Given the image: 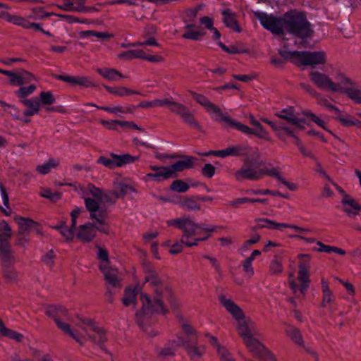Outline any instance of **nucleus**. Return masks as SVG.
<instances>
[{
  "instance_id": "1",
  "label": "nucleus",
  "mask_w": 361,
  "mask_h": 361,
  "mask_svg": "<svg viewBox=\"0 0 361 361\" xmlns=\"http://www.w3.org/2000/svg\"><path fill=\"white\" fill-rule=\"evenodd\" d=\"M255 15L259 20L262 25L272 33L283 35L285 31H287L302 39L312 35L311 25L303 13L292 11L286 13L281 18L262 12H257Z\"/></svg>"
},
{
  "instance_id": "2",
  "label": "nucleus",
  "mask_w": 361,
  "mask_h": 361,
  "mask_svg": "<svg viewBox=\"0 0 361 361\" xmlns=\"http://www.w3.org/2000/svg\"><path fill=\"white\" fill-rule=\"evenodd\" d=\"M144 272L145 274V283H148L156 297L152 299L147 293H142L140 294L142 310L145 314L166 313L168 310L164 305L162 298L171 295L170 288L162 281L151 264H144Z\"/></svg>"
},
{
  "instance_id": "3",
  "label": "nucleus",
  "mask_w": 361,
  "mask_h": 361,
  "mask_svg": "<svg viewBox=\"0 0 361 361\" xmlns=\"http://www.w3.org/2000/svg\"><path fill=\"white\" fill-rule=\"evenodd\" d=\"M219 301L237 322L236 329L243 341L252 336H257L258 335V332L253 324L250 320L245 319L243 310L231 298L226 297L224 295H220L219 296Z\"/></svg>"
},
{
  "instance_id": "4",
  "label": "nucleus",
  "mask_w": 361,
  "mask_h": 361,
  "mask_svg": "<svg viewBox=\"0 0 361 361\" xmlns=\"http://www.w3.org/2000/svg\"><path fill=\"white\" fill-rule=\"evenodd\" d=\"M202 155H214L221 158H226L227 157H244L245 164L257 161L260 158V153L258 148L252 147L246 144L230 145L224 149L209 151Z\"/></svg>"
},
{
  "instance_id": "5",
  "label": "nucleus",
  "mask_w": 361,
  "mask_h": 361,
  "mask_svg": "<svg viewBox=\"0 0 361 361\" xmlns=\"http://www.w3.org/2000/svg\"><path fill=\"white\" fill-rule=\"evenodd\" d=\"M168 226H175L183 232L182 242L184 239H189L198 235L202 232H215L216 227L199 224L193 221L189 216L184 215L180 218L170 219L166 221Z\"/></svg>"
},
{
  "instance_id": "6",
  "label": "nucleus",
  "mask_w": 361,
  "mask_h": 361,
  "mask_svg": "<svg viewBox=\"0 0 361 361\" xmlns=\"http://www.w3.org/2000/svg\"><path fill=\"white\" fill-rule=\"evenodd\" d=\"M309 267L307 263L300 262L298 264V280L300 284L298 285L293 273L288 274V284L293 293L297 298H304L309 287Z\"/></svg>"
},
{
  "instance_id": "7",
  "label": "nucleus",
  "mask_w": 361,
  "mask_h": 361,
  "mask_svg": "<svg viewBox=\"0 0 361 361\" xmlns=\"http://www.w3.org/2000/svg\"><path fill=\"white\" fill-rule=\"evenodd\" d=\"M12 236V230L8 223L2 220L0 221V259L4 264L13 262V257L10 245V239Z\"/></svg>"
},
{
  "instance_id": "8",
  "label": "nucleus",
  "mask_w": 361,
  "mask_h": 361,
  "mask_svg": "<svg viewBox=\"0 0 361 361\" xmlns=\"http://www.w3.org/2000/svg\"><path fill=\"white\" fill-rule=\"evenodd\" d=\"M222 121L226 125L227 127L234 128L245 135H254L257 137L264 140H271V137L269 133L263 128L261 124H259V126H257L255 127V129H251L247 126L238 122L228 116H222Z\"/></svg>"
},
{
  "instance_id": "9",
  "label": "nucleus",
  "mask_w": 361,
  "mask_h": 361,
  "mask_svg": "<svg viewBox=\"0 0 361 361\" xmlns=\"http://www.w3.org/2000/svg\"><path fill=\"white\" fill-rule=\"evenodd\" d=\"M47 314L53 317L55 322L56 323L58 327L62 330L64 333L68 334L71 337L75 339L78 343H82V338L84 335L81 333L75 332L73 331L69 324L63 322L61 319V316L63 314H66V312L61 309H58L55 307H49L47 310Z\"/></svg>"
},
{
  "instance_id": "10",
  "label": "nucleus",
  "mask_w": 361,
  "mask_h": 361,
  "mask_svg": "<svg viewBox=\"0 0 361 361\" xmlns=\"http://www.w3.org/2000/svg\"><path fill=\"white\" fill-rule=\"evenodd\" d=\"M78 326L96 344H102L106 339L104 331L90 319H82Z\"/></svg>"
},
{
  "instance_id": "11",
  "label": "nucleus",
  "mask_w": 361,
  "mask_h": 361,
  "mask_svg": "<svg viewBox=\"0 0 361 361\" xmlns=\"http://www.w3.org/2000/svg\"><path fill=\"white\" fill-rule=\"evenodd\" d=\"M310 80L319 89L336 92L338 90L332 79L326 74L317 71H312L310 73Z\"/></svg>"
},
{
  "instance_id": "12",
  "label": "nucleus",
  "mask_w": 361,
  "mask_h": 361,
  "mask_svg": "<svg viewBox=\"0 0 361 361\" xmlns=\"http://www.w3.org/2000/svg\"><path fill=\"white\" fill-rule=\"evenodd\" d=\"M326 62V54L323 51H301L298 66L316 67Z\"/></svg>"
},
{
  "instance_id": "13",
  "label": "nucleus",
  "mask_w": 361,
  "mask_h": 361,
  "mask_svg": "<svg viewBox=\"0 0 361 361\" xmlns=\"http://www.w3.org/2000/svg\"><path fill=\"white\" fill-rule=\"evenodd\" d=\"M250 164H245L243 161V166L235 172L234 177L238 181L244 180H258L262 178L261 169L257 170L255 168L249 166Z\"/></svg>"
},
{
  "instance_id": "14",
  "label": "nucleus",
  "mask_w": 361,
  "mask_h": 361,
  "mask_svg": "<svg viewBox=\"0 0 361 361\" xmlns=\"http://www.w3.org/2000/svg\"><path fill=\"white\" fill-rule=\"evenodd\" d=\"M149 169L154 171V173L147 174V177L155 181L161 182L171 178H175L170 166H149Z\"/></svg>"
},
{
  "instance_id": "15",
  "label": "nucleus",
  "mask_w": 361,
  "mask_h": 361,
  "mask_svg": "<svg viewBox=\"0 0 361 361\" xmlns=\"http://www.w3.org/2000/svg\"><path fill=\"white\" fill-rule=\"evenodd\" d=\"M191 96L193 99L201 106H204L206 111L209 113H213L218 114L221 116L222 121V116H225L222 114L221 110L216 106L214 104L211 102L204 95L196 93L192 91H190Z\"/></svg>"
},
{
  "instance_id": "16",
  "label": "nucleus",
  "mask_w": 361,
  "mask_h": 361,
  "mask_svg": "<svg viewBox=\"0 0 361 361\" xmlns=\"http://www.w3.org/2000/svg\"><path fill=\"white\" fill-rule=\"evenodd\" d=\"M96 236L94 224L86 223L80 225L76 233V237L82 243H89Z\"/></svg>"
},
{
  "instance_id": "17",
  "label": "nucleus",
  "mask_w": 361,
  "mask_h": 361,
  "mask_svg": "<svg viewBox=\"0 0 361 361\" xmlns=\"http://www.w3.org/2000/svg\"><path fill=\"white\" fill-rule=\"evenodd\" d=\"M275 115L281 119L287 121L290 124L296 126L298 128H304V127L301 126V123L304 122V120L297 117L295 114V109L293 106H288V108L283 109Z\"/></svg>"
},
{
  "instance_id": "18",
  "label": "nucleus",
  "mask_w": 361,
  "mask_h": 361,
  "mask_svg": "<svg viewBox=\"0 0 361 361\" xmlns=\"http://www.w3.org/2000/svg\"><path fill=\"white\" fill-rule=\"evenodd\" d=\"M5 20L11 23H13L16 25L20 26L25 29H34L35 30H42L40 24L29 22L22 16L12 15L9 13H8V14L6 16Z\"/></svg>"
},
{
  "instance_id": "19",
  "label": "nucleus",
  "mask_w": 361,
  "mask_h": 361,
  "mask_svg": "<svg viewBox=\"0 0 361 361\" xmlns=\"http://www.w3.org/2000/svg\"><path fill=\"white\" fill-rule=\"evenodd\" d=\"M131 192H137L133 186L123 181H116L114 183V190L111 192V195L116 200L123 198L126 195Z\"/></svg>"
},
{
  "instance_id": "20",
  "label": "nucleus",
  "mask_w": 361,
  "mask_h": 361,
  "mask_svg": "<svg viewBox=\"0 0 361 361\" xmlns=\"http://www.w3.org/2000/svg\"><path fill=\"white\" fill-rule=\"evenodd\" d=\"M99 269L104 275L106 282L114 287L120 286V282L118 278V271L109 266L107 263L101 264Z\"/></svg>"
},
{
  "instance_id": "21",
  "label": "nucleus",
  "mask_w": 361,
  "mask_h": 361,
  "mask_svg": "<svg viewBox=\"0 0 361 361\" xmlns=\"http://www.w3.org/2000/svg\"><path fill=\"white\" fill-rule=\"evenodd\" d=\"M341 203L343 206V211L349 216H354L358 214L361 211V205L353 198L348 195H345L342 199Z\"/></svg>"
},
{
  "instance_id": "22",
  "label": "nucleus",
  "mask_w": 361,
  "mask_h": 361,
  "mask_svg": "<svg viewBox=\"0 0 361 361\" xmlns=\"http://www.w3.org/2000/svg\"><path fill=\"white\" fill-rule=\"evenodd\" d=\"M261 173H262V178L264 176H269L275 178L277 179L279 182H281L283 185H286L290 190L295 191L297 190L298 186L295 183H290L287 180H286L283 176L280 174V173L276 169H267L264 168L261 169Z\"/></svg>"
},
{
  "instance_id": "23",
  "label": "nucleus",
  "mask_w": 361,
  "mask_h": 361,
  "mask_svg": "<svg viewBox=\"0 0 361 361\" xmlns=\"http://www.w3.org/2000/svg\"><path fill=\"white\" fill-rule=\"evenodd\" d=\"M249 352L255 357H259L266 347L259 341L256 336H252L243 341Z\"/></svg>"
},
{
  "instance_id": "24",
  "label": "nucleus",
  "mask_w": 361,
  "mask_h": 361,
  "mask_svg": "<svg viewBox=\"0 0 361 361\" xmlns=\"http://www.w3.org/2000/svg\"><path fill=\"white\" fill-rule=\"evenodd\" d=\"M86 106H94L98 109H102L104 111H106L107 112L118 114H133L135 109V106L134 105H128L125 107H122L120 106H116L113 107H109V106H97L93 103H87L85 104Z\"/></svg>"
},
{
  "instance_id": "25",
  "label": "nucleus",
  "mask_w": 361,
  "mask_h": 361,
  "mask_svg": "<svg viewBox=\"0 0 361 361\" xmlns=\"http://www.w3.org/2000/svg\"><path fill=\"white\" fill-rule=\"evenodd\" d=\"M15 222L18 226V231L20 233H25V235H29L32 228L37 225V223L34 220L25 218L20 216H16L14 217Z\"/></svg>"
},
{
  "instance_id": "26",
  "label": "nucleus",
  "mask_w": 361,
  "mask_h": 361,
  "mask_svg": "<svg viewBox=\"0 0 361 361\" xmlns=\"http://www.w3.org/2000/svg\"><path fill=\"white\" fill-rule=\"evenodd\" d=\"M196 159L193 157L186 156L183 159L179 160L171 165V170L174 177L177 176L178 171H182L185 169H191L194 166V161Z\"/></svg>"
},
{
  "instance_id": "27",
  "label": "nucleus",
  "mask_w": 361,
  "mask_h": 361,
  "mask_svg": "<svg viewBox=\"0 0 361 361\" xmlns=\"http://www.w3.org/2000/svg\"><path fill=\"white\" fill-rule=\"evenodd\" d=\"M27 109L23 112L25 116H32L38 114L40 110V101L38 98L24 99L20 100Z\"/></svg>"
},
{
  "instance_id": "28",
  "label": "nucleus",
  "mask_w": 361,
  "mask_h": 361,
  "mask_svg": "<svg viewBox=\"0 0 361 361\" xmlns=\"http://www.w3.org/2000/svg\"><path fill=\"white\" fill-rule=\"evenodd\" d=\"M222 16L223 22L227 27L231 28L237 32H240L241 30L237 23L235 15L234 13L231 12L230 9L227 8L222 11Z\"/></svg>"
},
{
  "instance_id": "29",
  "label": "nucleus",
  "mask_w": 361,
  "mask_h": 361,
  "mask_svg": "<svg viewBox=\"0 0 361 361\" xmlns=\"http://www.w3.org/2000/svg\"><path fill=\"white\" fill-rule=\"evenodd\" d=\"M104 87L110 94H112L114 95L121 97L128 96V95H132V94H139V95L142 94L138 91L130 90L124 86L110 87V86L104 85Z\"/></svg>"
},
{
  "instance_id": "30",
  "label": "nucleus",
  "mask_w": 361,
  "mask_h": 361,
  "mask_svg": "<svg viewBox=\"0 0 361 361\" xmlns=\"http://www.w3.org/2000/svg\"><path fill=\"white\" fill-rule=\"evenodd\" d=\"M285 331L286 335L295 344L300 347L305 348L304 340L299 329L292 326H288Z\"/></svg>"
},
{
  "instance_id": "31",
  "label": "nucleus",
  "mask_w": 361,
  "mask_h": 361,
  "mask_svg": "<svg viewBox=\"0 0 361 361\" xmlns=\"http://www.w3.org/2000/svg\"><path fill=\"white\" fill-rule=\"evenodd\" d=\"M321 283L323 294L321 305L322 307H326L333 302L334 300V296L331 290L329 289L328 282L324 279H322Z\"/></svg>"
},
{
  "instance_id": "32",
  "label": "nucleus",
  "mask_w": 361,
  "mask_h": 361,
  "mask_svg": "<svg viewBox=\"0 0 361 361\" xmlns=\"http://www.w3.org/2000/svg\"><path fill=\"white\" fill-rule=\"evenodd\" d=\"M133 59H141L152 63H161L164 59L161 55H148L142 49H134Z\"/></svg>"
},
{
  "instance_id": "33",
  "label": "nucleus",
  "mask_w": 361,
  "mask_h": 361,
  "mask_svg": "<svg viewBox=\"0 0 361 361\" xmlns=\"http://www.w3.org/2000/svg\"><path fill=\"white\" fill-rule=\"evenodd\" d=\"M97 72L105 79L111 81H116L118 78H125L118 71L114 68H97Z\"/></svg>"
},
{
  "instance_id": "34",
  "label": "nucleus",
  "mask_w": 361,
  "mask_h": 361,
  "mask_svg": "<svg viewBox=\"0 0 361 361\" xmlns=\"http://www.w3.org/2000/svg\"><path fill=\"white\" fill-rule=\"evenodd\" d=\"M107 217V212L106 211H101L98 214V216L94 218V219L96 220V222L98 224V226H96L94 224L95 231H99L100 232H102L105 234L109 233V228L106 222V219Z\"/></svg>"
},
{
  "instance_id": "35",
  "label": "nucleus",
  "mask_w": 361,
  "mask_h": 361,
  "mask_svg": "<svg viewBox=\"0 0 361 361\" xmlns=\"http://www.w3.org/2000/svg\"><path fill=\"white\" fill-rule=\"evenodd\" d=\"M85 204L87 209L90 213V219H94L97 216H98V214L101 211H106L105 209H102L99 207V202L94 199L92 198H85Z\"/></svg>"
},
{
  "instance_id": "36",
  "label": "nucleus",
  "mask_w": 361,
  "mask_h": 361,
  "mask_svg": "<svg viewBox=\"0 0 361 361\" xmlns=\"http://www.w3.org/2000/svg\"><path fill=\"white\" fill-rule=\"evenodd\" d=\"M336 78L338 80V82H336V85L338 87V90L335 92H339L344 93L346 89L350 88L353 85L352 80L343 73H338Z\"/></svg>"
},
{
  "instance_id": "37",
  "label": "nucleus",
  "mask_w": 361,
  "mask_h": 361,
  "mask_svg": "<svg viewBox=\"0 0 361 361\" xmlns=\"http://www.w3.org/2000/svg\"><path fill=\"white\" fill-rule=\"evenodd\" d=\"M184 347L191 360H193L201 358L205 353V349L203 345H184Z\"/></svg>"
},
{
  "instance_id": "38",
  "label": "nucleus",
  "mask_w": 361,
  "mask_h": 361,
  "mask_svg": "<svg viewBox=\"0 0 361 361\" xmlns=\"http://www.w3.org/2000/svg\"><path fill=\"white\" fill-rule=\"evenodd\" d=\"M137 288H127L125 290L124 297L122 299L123 303L126 306L133 305L134 307L136 305V296L137 294Z\"/></svg>"
},
{
  "instance_id": "39",
  "label": "nucleus",
  "mask_w": 361,
  "mask_h": 361,
  "mask_svg": "<svg viewBox=\"0 0 361 361\" xmlns=\"http://www.w3.org/2000/svg\"><path fill=\"white\" fill-rule=\"evenodd\" d=\"M111 157L116 159V164H117V167H121L126 164H132L139 159V157L132 156L128 154L117 155L111 153Z\"/></svg>"
},
{
  "instance_id": "40",
  "label": "nucleus",
  "mask_w": 361,
  "mask_h": 361,
  "mask_svg": "<svg viewBox=\"0 0 361 361\" xmlns=\"http://www.w3.org/2000/svg\"><path fill=\"white\" fill-rule=\"evenodd\" d=\"M336 119L345 127L355 126L361 128V121L355 119L349 114H341Z\"/></svg>"
},
{
  "instance_id": "41",
  "label": "nucleus",
  "mask_w": 361,
  "mask_h": 361,
  "mask_svg": "<svg viewBox=\"0 0 361 361\" xmlns=\"http://www.w3.org/2000/svg\"><path fill=\"white\" fill-rule=\"evenodd\" d=\"M90 193L100 202H109V197L107 194L104 193L102 189L95 187L92 184H88L87 186Z\"/></svg>"
},
{
  "instance_id": "42",
  "label": "nucleus",
  "mask_w": 361,
  "mask_h": 361,
  "mask_svg": "<svg viewBox=\"0 0 361 361\" xmlns=\"http://www.w3.org/2000/svg\"><path fill=\"white\" fill-rule=\"evenodd\" d=\"M0 334L4 336L8 337L11 339H14L18 342H20L23 338V336L15 331L6 328L2 320L0 319Z\"/></svg>"
},
{
  "instance_id": "43",
  "label": "nucleus",
  "mask_w": 361,
  "mask_h": 361,
  "mask_svg": "<svg viewBox=\"0 0 361 361\" xmlns=\"http://www.w3.org/2000/svg\"><path fill=\"white\" fill-rule=\"evenodd\" d=\"M59 165V161L55 159H49L42 165H39L36 168V171L40 174H47L51 169L56 168Z\"/></svg>"
},
{
  "instance_id": "44",
  "label": "nucleus",
  "mask_w": 361,
  "mask_h": 361,
  "mask_svg": "<svg viewBox=\"0 0 361 361\" xmlns=\"http://www.w3.org/2000/svg\"><path fill=\"white\" fill-rule=\"evenodd\" d=\"M279 53L285 59L290 60L293 63H295L297 66L299 65L301 51H288L287 49H283V50H279Z\"/></svg>"
},
{
  "instance_id": "45",
  "label": "nucleus",
  "mask_w": 361,
  "mask_h": 361,
  "mask_svg": "<svg viewBox=\"0 0 361 361\" xmlns=\"http://www.w3.org/2000/svg\"><path fill=\"white\" fill-rule=\"evenodd\" d=\"M283 271L281 260L278 257H274L269 264V273L271 275H280Z\"/></svg>"
},
{
  "instance_id": "46",
  "label": "nucleus",
  "mask_w": 361,
  "mask_h": 361,
  "mask_svg": "<svg viewBox=\"0 0 361 361\" xmlns=\"http://www.w3.org/2000/svg\"><path fill=\"white\" fill-rule=\"evenodd\" d=\"M180 206L188 211H198L200 209V204L194 198L186 197L180 202Z\"/></svg>"
},
{
  "instance_id": "47",
  "label": "nucleus",
  "mask_w": 361,
  "mask_h": 361,
  "mask_svg": "<svg viewBox=\"0 0 361 361\" xmlns=\"http://www.w3.org/2000/svg\"><path fill=\"white\" fill-rule=\"evenodd\" d=\"M79 35L80 37L83 38L94 36L104 40H108L113 37L112 35H110L107 32H97L94 30L82 31Z\"/></svg>"
},
{
  "instance_id": "48",
  "label": "nucleus",
  "mask_w": 361,
  "mask_h": 361,
  "mask_svg": "<svg viewBox=\"0 0 361 361\" xmlns=\"http://www.w3.org/2000/svg\"><path fill=\"white\" fill-rule=\"evenodd\" d=\"M39 195L44 198L48 199L51 202H56L61 197V194L59 192H53L49 188H42Z\"/></svg>"
},
{
  "instance_id": "49",
  "label": "nucleus",
  "mask_w": 361,
  "mask_h": 361,
  "mask_svg": "<svg viewBox=\"0 0 361 361\" xmlns=\"http://www.w3.org/2000/svg\"><path fill=\"white\" fill-rule=\"evenodd\" d=\"M40 105L49 106L55 103L56 99L50 91H42L39 93Z\"/></svg>"
},
{
  "instance_id": "50",
  "label": "nucleus",
  "mask_w": 361,
  "mask_h": 361,
  "mask_svg": "<svg viewBox=\"0 0 361 361\" xmlns=\"http://www.w3.org/2000/svg\"><path fill=\"white\" fill-rule=\"evenodd\" d=\"M56 230L59 231L60 233L68 240H71L74 238V230L70 226L67 227L65 224H61L54 227Z\"/></svg>"
},
{
  "instance_id": "51",
  "label": "nucleus",
  "mask_w": 361,
  "mask_h": 361,
  "mask_svg": "<svg viewBox=\"0 0 361 361\" xmlns=\"http://www.w3.org/2000/svg\"><path fill=\"white\" fill-rule=\"evenodd\" d=\"M180 117L185 123H188L194 128H200L198 122L195 119L193 115L188 109H187Z\"/></svg>"
},
{
  "instance_id": "52",
  "label": "nucleus",
  "mask_w": 361,
  "mask_h": 361,
  "mask_svg": "<svg viewBox=\"0 0 361 361\" xmlns=\"http://www.w3.org/2000/svg\"><path fill=\"white\" fill-rule=\"evenodd\" d=\"M180 117L185 123H188L194 128H200L198 122L195 119L193 115L188 109H187Z\"/></svg>"
},
{
  "instance_id": "53",
  "label": "nucleus",
  "mask_w": 361,
  "mask_h": 361,
  "mask_svg": "<svg viewBox=\"0 0 361 361\" xmlns=\"http://www.w3.org/2000/svg\"><path fill=\"white\" fill-rule=\"evenodd\" d=\"M315 99L318 104L324 106L327 109L332 110L336 113H340V110L336 106L331 104L329 99L323 97L320 93L316 94Z\"/></svg>"
},
{
  "instance_id": "54",
  "label": "nucleus",
  "mask_w": 361,
  "mask_h": 361,
  "mask_svg": "<svg viewBox=\"0 0 361 361\" xmlns=\"http://www.w3.org/2000/svg\"><path fill=\"white\" fill-rule=\"evenodd\" d=\"M36 90L35 85H30L27 87H22L15 92V94L21 99H26V97L32 94Z\"/></svg>"
},
{
  "instance_id": "55",
  "label": "nucleus",
  "mask_w": 361,
  "mask_h": 361,
  "mask_svg": "<svg viewBox=\"0 0 361 361\" xmlns=\"http://www.w3.org/2000/svg\"><path fill=\"white\" fill-rule=\"evenodd\" d=\"M4 276L8 282L14 283L18 281L19 275L16 270L11 267H7L3 271Z\"/></svg>"
},
{
  "instance_id": "56",
  "label": "nucleus",
  "mask_w": 361,
  "mask_h": 361,
  "mask_svg": "<svg viewBox=\"0 0 361 361\" xmlns=\"http://www.w3.org/2000/svg\"><path fill=\"white\" fill-rule=\"evenodd\" d=\"M344 93L355 103L361 104V91L360 90L351 86L350 88L346 89Z\"/></svg>"
},
{
  "instance_id": "57",
  "label": "nucleus",
  "mask_w": 361,
  "mask_h": 361,
  "mask_svg": "<svg viewBox=\"0 0 361 361\" xmlns=\"http://www.w3.org/2000/svg\"><path fill=\"white\" fill-rule=\"evenodd\" d=\"M261 239V236L258 233H255L251 236V238L244 242L239 249V251L242 253L247 251L252 245L257 243Z\"/></svg>"
},
{
  "instance_id": "58",
  "label": "nucleus",
  "mask_w": 361,
  "mask_h": 361,
  "mask_svg": "<svg viewBox=\"0 0 361 361\" xmlns=\"http://www.w3.org/2000/svg\"><path fill=\"white\" fill-rule=\"evenodd\" d=\"M302 114L305 116L310 117L311 121L314 122L319 127L331 133V132L327 128L325 122L320 118H319L317 116H316L314 114L312 113L310 111H305L302 112Z\"/></svg>"
},
{
  "instance_id": "59",
  "label": "nucleus",
  "mask_w": 361,
  "mask_h": 361,
  "mask_svg": "<svg viewBox=\"0 0 361 361\" xmlns=\"http://www.w3.org/2000/svg\"><path fill=\"white\" fill-rule=\"evenodd\" d=\"M170 188L176 192H185L188 190L189 185L181 180H176L171 183Z\"/></svg>"
},
{
  "instance_id": "60",
  "label": "nucleus",
  "mask_w": 361,
  "mask_h": 361,
  "mask_svg": "<svg viewBox=\"0 0 361 361\" xmlns=\"http://www.w3.org/2000/svg\"><path fill=\"white\" fill-rule=\"evenodd\" d=\"M169 110L180 116L184 111L188 109L185 105L174 102L173 100H171L169 106L168 107Z\"/></svg>"
},
{
  "instance_id": "61",
  "label": "nucleus",
  "mask_w": 361,
  "mask_h": 361,
  "mask_svg": "<svg viewBox=\"0 0 361 361\" xmlns=\"http://www.w3.org/2000/svg\"><path fill=\"white\" fill-rule=\"evenodd\" d=\"M283 228H292V229H293V230H295L296 231H302V232H306V233L310 232V230L307 229V228L299 227L298 226L293 225V224H284V223H276V222H274V224H273V226H272V229L281 230V229H282Z\"/></svg>"
},
{
  "instance_id": "62",
  "label": "nucleus",
  "mask_w": 361,
  "mask_h": 361,
  "mask_svg": "<svg viewBox=\"0 0 361 361\" xmlns=\"http://www.w3.org/2000/svg\"><path fill=\"white\" fill-rule=\"evenodd\" d=\"M252 262L251 258H246L245 260L242 262L243 269L245 272V274L247 277L251 278L254 274V269L252 267Z\"/></svg>"
},
{
  "instance_id": "63",
  "label": "nucleus",
  "mask_w": 361,
  "mask_h": 361,
  "mask_svg": "<svg viewBox=\"0 0 361 361\" xmlns=\"http://www.w3.org/2000/svg\"><path fill=\"white\" fill-rule=\"evenodd\" d=\"M76 85L83 87H96V84L87 76H77Z\"/></svg>"
},
{
  "instance_id": "64",
  "label": "nucleus",
  "mask_w": 361,
  "mask_h": 361,
  "mask_svg": "<svg viewBox=\"0 0 361 361\" xmlns=\"http://www.w3.org/2000/svg\"><path fill=\"white\" fill-rule=\"evenodd\" d=\"M216 351L221 361H235L226 348L221 346Z\"/></svg>"
}]
</instances>
